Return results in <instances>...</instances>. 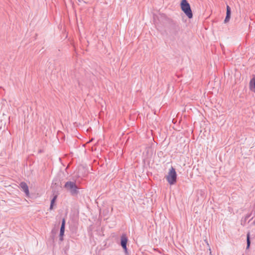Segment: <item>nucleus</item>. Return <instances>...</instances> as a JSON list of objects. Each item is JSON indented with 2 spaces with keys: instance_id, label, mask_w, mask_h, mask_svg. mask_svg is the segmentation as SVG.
Here are the masks:
<instances>
[{
  "instance_id": "obj_1",
  "label": "nucleus",
  "mask_w": 255,
  "mask_h": 255,
  "mask_svg": "<svg viewBox=\"0 0 255 255\" xmlns=\"http://www.w3.org/2000/svg\"><path fill=\"white\" fill-rule=\"evenodd\" d=\"M165 178L170 185H174L177 181V173L175 169L171 167L165 176Z\"/></svg>"
},
{
  "instance_id": "obj_2",
  "label": "nucleus",
  "mask_w": 255,
  "mask_h": 255,
  "mask_svg": "<svg viewBox=\"0 0 255 255\" xmlns=\"http://www.w3.org/2000/svg\"><path fill=\"white\" fill-rule=\"evenodd\" d=\"M181 8L189 18L193 17L192 12L189 3L187 0H182L181 2Z\"/></svg>"
},
{
  "instance_id": "obj_3",
  "label": "nucleus",
  "mask_w": 255,
  "mask_h": 255,
  "mask_svg": "<svg viewBox=\"0 0 255 255\" xmlns=\"http://www.w3.org/2000/svg\"><path fill=\"white\" fill-rule=\"evenodd\" d=\"M65 188L69 191L72 194L77 193V187L74 182L69 181L65 183Z\"/></svg>"
},
{
  "instance_id": "obj_4",
  "label": "nucleus",
  "mask_w": 255,
  "mask_h": 255,
  "mask_svg": "<svg viewBox=\"0 0 255 255\" xmlns=\"http://www.w3.org/2000/svg\"><path fill=\"white\" fill-rule=\"evenodd\" d=\"M65 219H63L62 222V225L60 228V240L61 241L63 240V237L64 234V231H65Z\"/></svg>"
},
{
  "instance_id": "obj_5",
  "label": "nucleus",
  "mask_w": 255,
  "mask_h": 255,
  "mask_svg": "<svg viewBox=\"0 0 255 255\" xmlns=\"http://www.w3.org/2000/svg\"><path fill=\"white\" fill-rule=\"evenodd\" d=\"M249 88L251 91L255 93V76L250 81Z\"/></svg>"
},
{
  "instance_id": "obj_6",
  "label": "nucleus",
  "mask_w": 255,
  "mask_h": 255,
  "mask_svg": "<svg viewBox=\"0 0 255 255\" xmlns=\"http://www.w3.org/2000/svg\"><path fill=\"white\" fill-rule=\"evenodd\" d=\"M128 239L125 235H123L121 239V245L125 250H127Z\"/></svg>"
},
{
  "instance_id": "obj_7",
  "label": "nucleus",
  "mask_w": 255,
  "mask_h": 255,
  "mask_svg": "<svg viewBox=\"0 0 255 255\" xmlns=\"http://www.w3.org/2000/svg\"><path fill=\"white\" fill-rule=\"evenodd\" d=\"M20 186L23 191L25 193L27 196L29 195V190L27 184L24 182H22L20 184Z\"/></svg>"
},
{
  "instance_id": "obj_8",
  "label": "nucleus",
  "mask_w": 255,
  "mask_h": 255,
  "mask_svg": "<svg viewBox=\"0 0 255 255\" xmlns=\"http://www.w3.org/2000/svg\"><path fill=\"white\" fill-rule=\"evenodd\" d=\"M230 16H231L230 7H229V6L227 5V15H226V17L225 19V22H227L229 20V19L230 18Z\"/></svg>"
},
{
  "instance_id": "obj_9",
  "label": "nucleus",
  "mask_w": 255,
  "mask_h": 255,
  "mask_svg": "<svg viewBox=\"0 0 255 255\" xmlns=\"http://www.w3.org/2000/svg\"><path fill=\"white\" fill-rule=\"evenodd\" d=\"M56 198H57V196H55L54 197V198H53V199L51 200L50 207V209L51 210L52 209V208H53V205L54 204V202H55Z\"/></svg>"
},
{
  "instance_id": "obj_10",
  "label": "nucleus",
  "mask_w": 255,
  "mask_h": 255,
  "mask_svg": "<svg viewBox=\"0 0 255 255\" xmlns=\"http://www.w3.org/2000/svg\"><path fill=\"white\" fill-rule=\"evenodd\" d=\"M250 245V234L248 233L247 235V248H249Z\"/></svg>"
}]
</instances>
